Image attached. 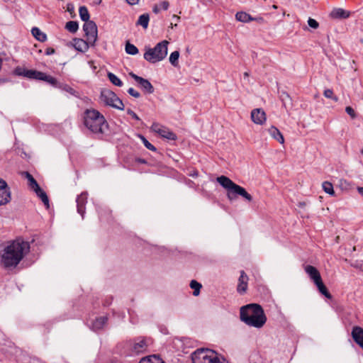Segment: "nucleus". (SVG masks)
Listing matches in <instances>:
<instances>
[{
  "mask_svg": "<svg viewBox=\"0 0 363 363\" xmlns=\"http://www.w3.org/2000/svg\"><path fill=\"white\" fill-rule=\"evenodd\" d=\"M65 28L72 33H74L79 28V25L77 21H70L65 25Z\"/></svg>",
  "mask_w": 363,
  "mask_h": 363,
  "instance_id": "obj_34",
  "label": "nucleus"
},
{
  "mask_svg": "<svg viewBox=\"0 0 363 363\" xmlns=\"http://www.w3.org/2000/svg\"><path fill=\"white\" fill-rule=\"evenodd\" d=\"M216 181L227 190V197L230 201L236 199L238 196H242L248 202L252 201V196L243 187L234 183L228 177L222 175L218 177Z\"/></svg>",
  "mask_w": 363,
  "mask_h": 363,
  "instance_id": "obj_4",
  "label": "nucleus"
},
{
  "mask_svg": "<svg viewBox=\"0 0 363 363\" xmlns=\"http://www.w3.org/2000/svg\"><path fill=\"white\" fill-rule=\"evenodd\" d=\"M179 52L177 51V50H175L174 52H172L171 54H170V56H169V62L173 65V66H177L178 65V60H179Z\"/></svg>",
  "mask_w": 363,
  "mask_h": 363,
  "instance_id": "obj_37",
  "label": "nucleus"
},
{
  "mask_svg": "<svg viewBox=\"0 0 363 363\" xmlns=\"http://www.w3.org/2000/svg\"><path fill=\"white\" fill-rule=\"evenodd\" d=\"M159 6H160V9H163V10L166 11L168 9V8L169 6V4L167 1H163L159 4Z\"/></svg>",
  "mask_w": 363,
  "mask_h": 363,
  "instance_id": "obj_45",
  "label": "nucleus"
},
{
  "mask_svg": "<svg viewBox=\"0 0 363 363\" xmlns=\"http://www.w3.org/2000/svg\"><path fill=\"white\" fill-rule=\"evenodd\" d=\"M129 75L138 83L144 92L150 94L154 92L155 89L147 79L139 77L133 72H130Z\"/></svg>",
  "mask_w": 363,
  "mask_h": 363,
  "instance_id": "obj_9",
  "label": "nucleus"
},
{
  "mask_svg": "<svg viewBox=\"0 0 363 363\" xmlns=\"http://www.w3.org/2000/svg\"><path fill=\"white\" fill-rule=\"evenodd\" d=\"M55 49H53L52 48H48L45 51V55H52L55 53Z\"/></svg>",
  "mask_w": 363,
  "mask_h": 363,
  "instance_id": "obj_47",
  "label": "nucleus"
},
{
  "mask_svg": "<svg viewBox=\"0 0 363 363\" xmlns=\"http://www.w3.org/2000/svg\"><path fill=\"white\" fill-rule=\"evenodd\" d=\"M130 345L132 346L133 353L135 354L145 352L148 345L146 340L141 337L135 339Z\"/></svg>",
  "mask_w": 363,
  "mask_h": 363,
  "instance_id": "obj_13",
  "label": "nucleus"
},
{
  "mask_svg": "<svg viewBox=\"0 0 363 363\" xmlns=\"http://www.w3.org/2000/svg\"><path fill=\"white\" fill-rule=\"evenodd\" d=\"M305 272L306 274L309 276L311 279L315 283V281H318L321 278L320 272L318 270L313 266L311 265H307L305 267Z\"/></svg>",
  "mask_w": 363,
  "mask_h": 363,
  "instance_id": "obj_21",
  "label": "nucleus"
},
{
  "mask_svg": "<svg viewBox=\"0 0 363 363\" xmlns=\"http://www.w3.org/2000/svg\"><path fill=\"white\" fill-rule=\"evenodd\" d=\"M139 138L142 140L143 143L144 144L145 147L152 151L155 152L157 150L156 147L152 145L143 135H140Z\"/></svg>",
  "mask_w": 363,
  "mask_h": 363,
  "instance_id": "obj_39",
  "label": "nucleus"
},
{
  "mask_svg": "<svg viewBox=\"0 0 363 363\" xmlns=\"http://www.w3.org/2000/svg\"><path fill=\"white\" fill-rule=\"evenodd\" d=\"M314 284H315V286H317L319 292L321 294H323V296H325L328 298H332L331 294L328 291V289L326 288V286L323 284V282L322 281V279H320L318 281H315Z\"/></svg>",
  "mask_w": 363,
  "mask_h": 363,
  "instance_id": "obj_24",
  "label": "nucleus"
},
{
  "mask_svg": "<svg viewBox=\"0 0 363 363\" xmlns=\"http://www.w3.org/2000/svg\"><path fill=\"white\" fill-rule=\"evenodd\" d=\"M325 97L328 99H331L335 101H337L338 98L334 95L333 91L332 89H328L324 91L323 93Z\"/></svg>",
  "mask_w": 363,
  "mask_h": 363,
  "instance_id": "obj_40",
  "label": "nucleus"
},
{
  "mask_svg": "<svg viewBox=\"0 0 363 363\" xmlns=\"http://www.w3.org/2000/svg\"><path fill=\"white\" fill-rule=\"evenodd\" d=\"M108 78L109 81L115 86L121 87L123 84V82L113 73L108 72Z\"/></svg>",
  "mask_w": 363,
  "mask_h": 363,
  "instance_id": "obj_33",
  "label": "nucleus"
},
{
  "mask_svg": "<svg viewBox=\"0 0 363 363\" xmlns=\"http://www.w3.org/2000/svg\"><path fill=\"white\" fill-rule=\"evenodd\" d=\"M362 154L363 155V149L361 150Z\"/></svg>",
  "mask_w": 363,
  "mask_h": 363,
  "instance_id": "obj_58",
  "label": "nucleus"
},
{
  "mask_svg": "<svg viewBox=\"0 0 363 363\" xmlns=\"http://www.w3.org/2000/svg\"><path fill=\"white\" fill-rule=\"evenodd\" d=\"M273 8L277 9V6L274 5Z\"/></svg>",
  "mask_w": 363,
  "mask_h": 363,
  "instance_id": "obj_57",
  "label": "nucleus"
},
{
  "mask_svg": "<svg viewBox=\"0 0 363 363\" xmlns=\"http://www.w3.org/2000/svg\"><path fill=\"white\" fill-rule=\"evenodd\" d=\"M93 1L96 4H100L101 2V0H93Z\"/></svg>",
  "mask_w": 363,
  "mask_h": 363,
  "instance_id": "obj_52",
  "label": "nucleus"
},
{
  "mask_svg": "<svg viewBox=\"0 0 363 363\" xmlns=\"http://www.w3.org/2000/svg\"><path fill=\"white\" fill-rule=\"evenodd\" d=\"M11 201V191L6 182L0 179V206L5 205Z\"/></svg>",
  "mask_w": 363,
  "mask_h": 363,
  "instance_id": "obj_12",
  "label": "nucleus"
},
{
  "mask_svg": "<svg viewBox=\"0 0 363 363\" xmlns=\"http://www.w3.org/2000/svg\"><path fill=\"white\" fill-rule=\"evenodd\" d=\"M128 93L130 96H133L135 98H137V99L140 96V94L138 91H137L136 90H135L133 88H129L128 89Z\"/></svg>",
  "mask_w": 363,
  "mask_h": 363,
  "instance_id": "obj_44",
  "label": "nucleus"
},
{
  "mask_svg": "<svg viewBox=\"0 0 363 363\" xmlns=\"http://www.w3.org/2000/svg\"><path fill=\"white\" fill-rule=\"evenodd\" d=\"M100 98L106 105L113 107L118 110H124V104L123 101L113 91L107 89L103 90L101 92Z\"/></svg>",
  "mask_w": 363,
  "mask_h": 363,
  "instance_id": "obj_7",
  "label": "nucleus"
},
{
  "mask_svg": "<svg viewBox=\"0 0 363 363\" xmlns=\"http://www.w3.org/2000/svg\"><path fill=\"white\" fill-rule=\"evenodd\" d=\"M74 48L80 52H85L89 50V46H91L89 40L87 39L86 40L80 38H76L74 40Z\"/></svg>",
  "mask_w": 363,
  "mask_h": 363,
  "instance_id": "obj_20",
  "label": "nucleus"
},
{
  "mask_svg": "<svg viewBox=\"0 0 363 363\" xmlns=\"http://www.w3.org/2000/svg\"><path fill=\"white\" fill-rule=\"evenodd\" d=\"M15 74L18 76H23L28 79L40 80L43 76V72L35 69H27L21 67H16Z\"/></svg>",
  "mask_w": 363,
  "mask_h": 363,
  "instance_id": "obj_10",
  "label": "nucleus"
},
{
  "mask_svg": "<svg viewBox=\"0 0 363 363\" xmlns=\"http://www.w3.org/2000/svg\"><path fill=\"white\" fill-rule=\"evenodd\" d=\"M351 12L342 8H335L330 13V16L334 19H346L350 16Z\"/></svg>",
  "mask_w": 363,
  "mask_h": 363,
  "instance_id": "obj_17",
  "label": "nucleus"
},
{
  "mask_svg": "<svg viewBox=\"0 0 363 363\" xmlns=\"http://www.w3.org/2000/svg\"><path fill=\"white\" fill-rule=\"evenodd\" d=\"M139 363H162V359L156 354L143 357Z\"/></svg>",
  "mask_w": 363,
  "mask_h": 363,
  "instance_id": "obj_27",
  "label": "nucleus"
},
{
  "mask_svg": "<svg viewBox=\"0 0 363 363\" xmlns=\"http://www.w3.org/2000/svg\"><path fill=\"white\" fill-rule=\"evenodd\" d=\"M84 125L95 134H104L108 129V124L104 116L97 110L87 108L84 112Z\"/></svg>",
  "mask_w": 363,
  "mask_h": 363,
  "instance_id": "obj_3",
  "label": "nucleus"
},
{
  "mask_svg": "<svg viewBox=\"0 0 363 363\" xmlns=\"http://www.w3.org/2000/svg\"><path fill=\"white\" fill-rule=\"evenodd\" d=\"M79 16L83 21H84L85 23L90 21H89V17H90L89 13L86 6H80L79 9Z\"/></svg>",
  "mask_w": 363,
  "mask_h": 363,
  "instance_id": "obj_31",
  "label": "nucleus"
},
{
  "mask_svg": "<svg viewBox=\"0 0 363 363\" xmlns=\"http://www.w3.org/2000/svg\"><path fill=\"white\" fill-rule=\"evenodd\" d=\"M87 193L82 192L76 199L77 212L84 218L85 213V206L87 202Z\"/></svg>",
  "mask_w": 363,
  "mask_h": 363,
  "instance_id": "obj_14",
  "label": "nucleus"
},
{
  "mask_svg": "<svg viewBox=\"0 0 363 363\" xmlns=\"http://www.w3.org/2000/svg\"><path fill=\"white\" fill-rule=\"evenodd\" d=\"M23 174L25 175L26 178L28 179L29 187L33 191L40 186L36 180L29 172H23Z\"/></svg>",
  "mask_w": 363,
  "mask_h": 363,
  "instance_id": "obj_29",
  "label": "nucleus"
},
{
  "mask_svg": "<svg viewBox=\"0 0 363 363\" xmlns=\"http://www.w3.org/2000/svg\"><path fill=\"white\" fill-rule=\"evenodd\" d=\"M139 162H141V163H145V160H140Z\"/></svg>",
  "mask_w": 363,
  "mask_h": 363,
  "instance_id": "obj_53",
  "label": "nucleus"
},
{
  "mask_svg": "<svg viewBox=\"0 0 363 363\" xmlns=\"http://www.w3.org/2000/svg\"><path fill=\"white\" fill-rule=\"evenodd\" d=\"M357 191L361 196H363V187H358Z\"/></svg>",
  "mask_w": 363,
  "mask_h": 363,
  "instance_id": "obj_51",
  "label": "nucleus"
},
{
  "mask_svg": "<svg viewBox=\"0 0 363 363\" xmlns=\"http://www.w3.org/2000/svg\"><path fill=\"white\" fill-rule=\"evenodd\" d=\"M247 281L248 277L247 276L244 271H241L240 276L238 279V284L237 287V291L239 294H242L245 293L247 289Z\"/></svg>",
  "mask_w": 363,
  "mask_h": 363,
  "instance_id": "obj_18",
  "label": "nucleus"
},
{
  "mask_svg": "<svg viewBox=\"0 0 363 363\" xmlns=\"http://www.w3.org/2000/svg\"><path fill=\"white\" fill-rule=\"evenodd\" d=\"M201 286V284L195 280H191L190 282V287L194 289V296H198L199 294Z\"/></svg>",
  "mask_w": 363,
  "mask_h": 363,
  "instance_id": "obj_36",
  "label": "nucleus"
},
{
  "mask_svg": "<svg viewBox=\"0 0 363 363\" xmlns=\"http://www.w3.org/2000/svg\"><path fill=\"white\" fill-rule=\"evenodd\" d=\"M152 129L155 133H158L161 137L170 140H175L177 135L172 132L169 128L162 126L158 123H153Z\"/></svg>",
  "mask_w": 363,
  "mask_h": 363,
  "instance_id": "obj_11",
  "label": "nucleus"
},
{
  "mask_svg": "<svg viewBox=\"0 0 363 363\" xmlns=\"http://www.w3.org/2000/svg\"><path fill=\"white\" fill-rule=\"evenodd\" d=\"M127 113L132 116L133 118L139 121L140 118L138 116V115L131 109L128 108L127 110Z\"/></svg>",
  "mask_w": 363,
  "mask_h": 363,
  "instance_id": "obj_46",
  "label": "nucleus"
},
{
  "mask_svg": "<svg viewBox=\"0 0 363 363\" xmlns=\"http://www.w3.org/2000/svg\"><path fill=\"white\" fill-rule=\"evenodd\" d=\"M107 320H108L107 316H101V317L96 318L91 323V329L94 331L102 329L103 327L106 323Z\"/></svg>",
  "mask_w": 363,
  "mask_h": 363,
  "instance_id": "obj_22",
  "label": "nucleus"
},
{
  "mask_svg": "<svg viewBox=\"0 0 363 363\" xmlns=\"http://www.w3.org/2000/svg\"><path fill=\"white\" fill-rule=\"evenodd\" d=\"M37 196L41 199L47 208H49V199L46 193L39 186L34 190Z\"/></svg>",
  "mask_w": 363,
  "mask_h": 363,
  "instance_id": "obj_25",
  "label": "nucleus"
},
{
  "mask_svg": "<svg viewBox=\"0 0 363 363\" xmlns=\"http://www.w3.org/2000/svg\"><path fill=\"white\" fill-rule=\"evenodd\" d=\"M235 19L238 21L242 23H248L252 21L261 22L263 21L262 18H253L249 13L244 11H238L235 14Z\"/></svg>",
  "mask_w": 363,
  "mask_h": 363,
  "instance_id": "obj_19",
  "label": "nucleus"
},
{
  "mask_svg": "<svg viewBox=\"0 0 363 363\" xmlns=\"http://www.w3.org/2000/svg\"><path fill=\"white\" fill-rule=\"evenodd\" d=\"M162 363H164V362L162 360Z\"/></svg>",
  "mask_w": 363,
  "mask_h": 363,
  "instance_id": "obj_59",
  "label": "nucleus"
},
{
  "mask_svg": "<svg viewBox=\"0 0 363 363\" xmlns=\"http://www.w3.org/2000/svg\"><path fill=\"white\" fill-rule=\"evenodd\" d=\"M32 35L40 42H45L47 40V35L43 33L38 28L34 27L31 30Z\"/></svg>",
  "mask_w": 363,
  "mask_h": 363,
  "instance_id": "obj_26",
  "label": "nucleus"
},
{
  "mask_svg": "<svg viewBox=\"0 0 363 363\" xmlns=\"http://www.w3.org/2000/svg\"><path fill=\"white\" fill-rule=\"evenodd\" d=\"M149 21V15L147 13H144L139 16L137 24L140 25L144 28H147L148 26Z\"/></svg>",
  "mask_w": 363,
  "mask_h": 363,
  "instance_id": "obj_32",
  "label": "nucleus"
},
{
  "mask_svg": "<svg viewBox=\"0 0 363 363\" xmlns=\"http://www.w3.org/2000/svg\"><path fill=\"white\" fill-rule=\"evenodd\" d=\"M169 42L166 40L158 43L153 48L145 47L144 59L150 63H156L164 60L167 55Z\"/></svg>",
  "mask_w": 363,
  "mask_h": 363,
  "instance_id": "obj_5",
  "label": "nucleus"
},
{
  "mask_svg": "<svg viewBox=\"0 0 363 363\" xmlns=\"http://www.w3.org/2000/svg\"><path fill=\"white\" fill-rule=\"evenodd\" d=\"M125 50L128 54L131 55H135L138 54L139 52L138 48L135 45H134L133 44L130 43L129 42H128L125 44Z\"/></svg>",
  "mask_w": 363,
  "mask_h": 363,
  "instance_id": "obj_35",
  "label": "nucleus"
},
{
  "mask_svg": "<svg viewBox=\"0 0 363 363\" xmlns=\"http://www.w3.org/2000/svg\"><path fill=\"white\" fill-rule=\"evenodd\" d=\"M252 121L259 125H262L266 121L265 112L262 108H255L251 112Z\"/></svg>",
  "mask_w": 363,
  "mask_h": 363,
  "instance_id": "obj_15",
  "label": "nucleus"
},
{
  "mask_svg": "<svg viewBox=\"0 0 363 363\" xmlns=\"http://www.w3.org/2000/svg\"><path fill=\"white\" fill-rule=\"evenodd\" d=\"M308 24L311 28L313 29H317L319 26V23L315 19L311 18H308Z\"/></svg>",
  "mask_w": 363,
  "mask_h": 363,
  "instance_id": "obj_42",
  "label": "nucleus"
},
{
  "mask_svg": "<svg viewBox=\"0 0 363 363\" xmlns=\"http://www.w3.org/2000/svg\"><path fill=\"white\" fill-rule=\"evenodd\" d=\"M59 88H62L63 90H65V91L74 95V93H75V91L74 89H72L71 86L67 85V84H65V85H60V84H58V86Z\"/></svg>",
  "mask_w": 363,
  "mask_h": 363,
  "instance_id": "obj_41",
  "label": "nucleus"
},
{
  "mask_svg": "<svg viewBox=\"0 0 363 363\" xmlns=\"http://www.w3.org/2000/svg\"><path fill=\"white\" fill-rule=\"evenodd\" d=\"M240 320L245 324L257 328H262L267 321V317L262 306L251 303L240 308Z\"/></svg>",
  "mask_w": 363,
  "mask_h": 363,
  "instance_id": "obj_2",
  "label": "nucleus"
},
{
  "mask_svg": "<svg viewBox=\"0 0 363 363\" xmlns=\"http://www.w3.org/2000/svg\"><path fill=\"white\" fill-rule=\"evenodd\" d=\"M6 80L5 79H0V83H3Z\"/></svg>",
  "mask_w": 363,
  "mask_h": 363,
  "instance_id": "obj_56",
  "label": "nucleus"
},
{
  "mask_svg": "<svg viewBox=\"0 0 363 363\" xmlns=\"http://www.w3.org/2000/svg\"><path fill=\"white\" fill-rule=\"evenodd\" d=\"M83 30L91 46H94L98 37L96 24L93 21L86 22L83 26Z\"/></svg>",
  "mask_w": 363,
  "mask_h": 363,
  "instance_id": "obj_8",
  "label": "nucleus"
},
{
  "mask_svg": "<svg viewBox=\"0 0 363 363\" xmlns=\"http://www.w3.org/2000/svg\"><path fill=\"white\" fill-rule=\"evenodd\" d=\"M160 10L161 9H160L159 5H157V4L155 5L153 7V9H152V11L155 13H158L160 11Z\"/></svg>",
  "mask_w": 363,
  "mask_h": 363,
  "instance_id": "obj_48",
  "label": "nucleus"
},
{
  "mask_svg": "<svg viewBox=\"0 0 363 363\" xmlns=\"http://www.w3.org/2000/svg\"><path fill=\"white\" fill-rule=\"evenodd\" d=\"M67 9L69 12H72L74 11V6L72 4H68Z\"/></svg>",
  "mask_w": 363,
  "mask_h": 363,
  "instance_id": "obj_50",
  "label": "nucleus"
},
{
  "mask_svg": "<svg viewBox=\"0 0 363 363\" xmlns=\"http://www.w3.org/2000/svg\"><path fill=\"white\" fill-rule=\"evenodd\" d=\"M280 99L283 103V106L286 108L288 106H292V101L290 96L286 91H281L280 94Z\"/></svg>",
  "mask_w": 363,
  "mask_h": 363,
  "instance_id": "obj_30",
  "label": "nucleus"
},
{
  "mask_svg": "<svg viewBox=\"0 0 363 363\" xmlns=\"http://www.w3.org/2000/svg\"><path fill=\"white\" fill-rule=\"evenodd\" d=\"M323 189L324 190V191L330 195H334L335 194V191H334V189H333V184L329 182H324L323 183Z\"/></svg>",
  "mask_w": 363,
  "mask_h": 363,
  "instance_id": "obj_38",
  "label": "nucleus"
},
{
  "mask_svg": "<svg viewBox=\"0 0 363 363\" xmlns=\"http://www.w3.org/2000/svg\"><path fill=\"white\" fill-rule=\"evenodd\" d=\"M192 363H222L216 353L208 349H198L191 354Z\"/></svg>",
  "mask_w": 363,
  "mask_h": 363,
  "instance_id": "obj_6",
  "label": "nucleus"
},
{
  "mask_svg": "<svg viewBox=\"0 0 363 363\" xmlns=\"http://www.w3.org/2000/svg\"><path fill=\"white\" fill-rule=\"evenodd\" d=\"M30 243L21 238L9 242L0 252L1 264L5 269L15 268L30 252Z\"/></svg>",
  "mask_w": 363,
  "mask_h": 363,
  "instance_id": "obj_1",
  "label": "nucleus"
},
{
  "mask_svg": "<svg viewBox=\"0 0 363 363\" xmlns=\"http://www.w3.org/2000/svg\"><path fill=\"white\" fill-rule=\"evenodd\" d=\"M126 1L130 5H135L138 4L139 0H126Z\"/></svg>",
  "mask_w": 363,
  "mask_h": 363,
  "instance_id": "obj_49",
  "label": "nucleus"
},
{
  "mask_svg": "<svg viewBox=\"0 0 363 363\" xmlns=\"http://www.w3.org/2000/svg\"><path fill=\"white\" fill-rule=\"evenodd\" d=\"M244 76H245V77H248V76H249V74H248V73H247V72H245V73H244Z\"/></svg>",
  "mask_w": 363,
  "mask_h": 363,
  "instance_id": "obj_54",
  "label": "nucleus"
},
{
  "mask_svg": "<svg viewBox=\"0 0 363 363\" xmlns=\"http://www.w3.org/2000/svg\"><path fill=\"white\" fill-rule=\"evenodd\" d=\"M40 80L46 82L47 83H48L49 84L52 85L54 87H57L58 84H59L56 78H55L50 75H48L44 72H43V76L40 77Z\"/></svg>",
  "mask_w": 363,
  "mask_h": 363,
  "instance_id": "obj_28",
  "label": "nucleus"
},
{
  "mask_svg": "<svg viewBox=\"0 0 363 363\" xmlns=\"http://www.w3.org/2000/svg\"><path fill=\"white\" fill-rule=\"evenodd\" d=\"M351 335L354 341L363 349V328L359 326H354Z\"/></svg>",
  "mask_w": 363,
  "mask_h": 363,
  "instance_id": "obj_16",
  "label": "nucleus"
},
{
  "mask_svg": "<svg viewBox=\"0 0 363 363\" xmlns=\"http://www.w3.org/2000/svg\"><path fill=\"white\" fill-rule=\"evenodd\" d=\"M173 17H174V18H176L177 19H179V16H176V15H174V16H173Z\"/></svg>",
  "mask_w": 363,
  "mask_h": 363,
  "instance_id": "obj_55",
  "label": "nucleus"
},
{
  "mask_svg": "<svg viewBox=\"0 0 363 363\" xmlns=\"http://www.w3.org/2000/svg\"><path fill=\"white\" fill-rule=\"evenodd\" d=\"M268 132L274 139L277 140L281 144L284 143L283 135L276 127L272 126L270 128H269Z\"/></svg>",
  "mask_w": 363,
  "mask_h": 363,
  "instance_id": "obj_23",
  "label": "nucleus"
},
{
  "mask_svg": "<svg viewBox=\"0 0 363 363\" xmlns=\"http://www.w3.org/2000/svg\"><path fill=\"white\" fill-rule=\"evenodd\" d=\"M345 111L348 115L350 116V117L352 118H356V113H355L354 110L351 106H347L345 108Z\"/></svg>",
  "mask_w": 363,
  "mask_h": 363,
  "instance_id": "obj_43",
  "label": "nucleus"
}]
</instances>
